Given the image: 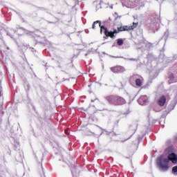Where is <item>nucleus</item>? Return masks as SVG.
Segmentation results:
<instances>
[{
    "label": "nucleus",
    "mask_w": 177,
    "mask_h": 177,
    "mask_svg": "<svg viewBox=\"0 0 177 177\" xmlns=\"http://www.w3.org/2000/svg\"><path fill=\"white\" fill-rule=\"evenodd\" d=\"M169 161H171L173 164L177 163V156L176 154L172 153L169 154L168 158H164V156H161L157 159V165L158 167L162 169V171H168L169 169Z\"/></svg>",
    "instance_id": "obj_1"
},
{
    "label": "nucleus",
    "mask_w": 177,
    "mask_h": 177,
    "mask_svg": "<svg viewBox=\"0 0 177 177\" xmlns=\"http://www.w3.org/2000/svg\"><path fill=\"white\" fill-rule=\"evenodd\" d=\"M106 100L110 104L113 106H124V104H127V100L120 95H108L106 97Z\"/></svg>",
    "instance_id": "obj_2"
},
{
    "label": "nucleus",
    "mask_w": 177,
    "mask_h": 177,
    "mask_svg": "<svg viewBox=\"0 0 177 177\" xmlns=\"http://www.w3.org/2000/svg\"><path fill=\"white\" fill-rule=\"evenodd\" d=\"M103 30L104 35L106 37H110V38H114L115 36L113 32H109V30H107V28L105 26H101V32L103 31Z\"/></svg>",
    "instance_id": "obj_3"
},
{
    "label": "nucleus",
    "mask_w": 177,
    "mask_h": 177,
    "mask_svg": "<svg viewBox=\"0 0 177 177\" xmlns=\"http://www.w3.org/2000/svg\"><path fill=\"white\" fill-rule=\"evenodd\" d=\"M158 106H160V107H164V106H165V103H167V97H165V95H162L161 96L157 102Z\"/></svg>",
    "instance_id": "obj_4"
},
{
    "label": "nucleus",
    "mask_w": 177,
    "mask_h": 177,
    "mask_svg": "<svg viewBox=\"0 0 177 177\" xmlns=\"http://www.w3.org/2000/svg\"><path fill=\"white\" fill-rule=\"evenodd\" d=\"M147 100H149L147 95H142L141 97H140L138 102L139 104H140L141 106H144L145 103H147Z\"/></svg>",
    "instance_id": "obj_5"
},
{
    "label": "nucleus",
    "mask_w": 177,
    "mask_h": 177,
    "mask_svg": "<svg viewBox=\"0 0 177 177\" xmlns=\"http://www.w3.org/2000/svg\"><path fill=\"white\" fill-rule=\"evenodd\" d=\"M133 28L132 26H122L118 28V30H119V32H121L122 31H131Z\"/></svg>",
    "instance_id": "obj_6"
},
{
    "label": "nucleus",
    "mask_w": 177,
    "mask_h": 177,
    "mask_svg": "<svg viewBox=\"0 0 177 177\" xmlns=\"http://www.w3.org/2000/svg\"><path fill=\"white\" fill-rule=\"evenodd\" d=\"M96 24H99V27H100V32H102V27H104V26H102L101 21H95L93 22V26H92L93 30H95V28H96Z\"/></svg>",
    "instance_id": "obj_7"
},
{
    "label": "nucleus",
    "mask_w": 177,
    "mask_h": 177,
    "mask_svg": "<svg viewBox=\"0 0 177 177\" xmlns=\"http://www.w3.org/2000/svg\"><path fill=\"white\" fill-rule=\"evenodd\" d=\"M117 44L118 45V46H122V45H124V40H122V39H118Z\"/></svg>",
    "instance_id": "obj_8"
},
{
    "label": "nucleus",
    "mask_w": 177,
    "mask_h": 177,
    "mask_svg": "<svg viewBox=\"0 0 177 177\" xmlns=\"http://www.w3.org/2000/svg\"><path fill=\"white\" fill-rule=\"evenodd\" d=\"M111 70L113 73H118L119 70H120V67L118 66H114L111 68Z\"/></svg>",
    "instance_id": "obj_9"
},
{
    "label": "nucleus",
    "mask_w": 177,
    "mask_h": 177,
    "mask_svg": "<svg viewBox=\"0 0 177 177\" xmlns=\"http://www.w3.org/2000/svg\"><path fill=\"white\" fill-rule=\"evenodd\" d=\"M136 84L137 86H140L142 85V80L140 79H137L136 80Z\"/></svg>",
    "instance_id": "obj_10"
},
{
    "label": "nucleus",
    "mask_w": 177,
    "mask_h": 177,
    "mask_svg": "<svg viewBox=\"0 0 177 177\" xmlns=\"http://www.w3.org/2000/svg\"><path fill=\"white\" fill-rule=\"evenodd\" d=\"M172 172H173V174H176V175H177V166H174L172 168Z\"/></svg>",
    "instance_id": "obj_11"
},
{
    "label": "nucleus",
    "mask_w": 177,
    "mask_h": 177,
    "mask_svg": "<svg viewBox=\"0 0 177 177\" xmlns=\"http://www.w3.org/2000/svg\"><path fill=\"white\" fill-rule=\"evenodd\" d=\"M129 27H132V30H133V29L136 28V27H138V23L133 22V26H130Z\"/></svg>",
    "instance_id": "obj_12"
},
{
    "label": "nucleus",
    "mask_w": 177,
    "mask_h": 177,
    "mask_svg": "<svg viewBox=\"0 0 177 177\" xmlns=\"http://www.w3.org/2000/svg\"><path fill=\"white\" fill-rule=\"evenodd\" d=\"M118 32H120V30L118 29H114L113 31V35L114 34H118Z\"/></svg>",
    "instance_id": "obj_13"
},
{
    "label": "nucleus",
    "mask_w": 177,
    "mask_h": 177,
    "mask_svg": "<svg viewBox=\"0 0 177 177\" xmlns=\"http://www.w3.org/2000/svg\"><path fill=\"white\" fill-rule=\"evenodd\" d=\"M169 79H170L171 81H174V75H173V74H171V75H170Z\"/></svg>",
    "instance_id": "obj_14"
},
{
    "label": "nucleus",
    "mask_w": 177,
    "mask_h": 177,
    "mask_svg": "<svg viewBox=\"0 0 177 177\" xmlns=\"http://www.w3.org/2000/svg\"><path fill=\"white\" fill-rule=\"evenodd\" d=\"M66 135H70V132H68V129L65 130Z\"/></svg>",
    "instance_id": "obj_15"
}]
</instances>
